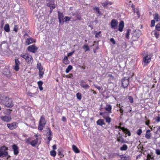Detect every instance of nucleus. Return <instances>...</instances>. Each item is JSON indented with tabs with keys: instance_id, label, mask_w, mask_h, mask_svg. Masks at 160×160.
Instances as JSON below:
<instances>
[{
	"instance_id": "nucleus-1",
	"label": "nucleus",
	"mask_w": 160,
	"mask_h": 160,
	"mask_svg": "<svg viewBox=\"0 0 160 160\" xmlns=\"http://www.w3.org/2000/svg\"><path fill=\"white\" fill-rule=\"evenodd\" d=\"M0 102L1 104L8 107H12L13 106L12 99L7 97L1 99Z\"/></svg>"
},
{
	"instance_id": "nucleus-2",
	"label": "nucleus",
	"mask_w": 160,
	"mask_h": 160,
	"mask_svg": "<svg viewBox=\"0 0 160 160\" xmlns=\"http://www.w3.org/2000/svg\"><path fill=\"white\" fill-rule=\"evenodd\" d=\"M141 34L139 30H137L134 31L132 38V40L133 41H137Z\"/></svg>"
},
{
	"instance_id": "nucleus-3",
	"label": "nucleus",
	"mask_w": 160,
	"mask_h": 160,
	"mask_svg": "<svg viewBox=\"0 0 160 160\" xmlns=\"http://www.w3.org/2000/svg\"><path fill=\"white\" fill-rule=\"evenodd\" d=\"M8 148L5 146H3L0 148V157H5L8 154L7 151Z\"/></svg>"
},
{
	"instance_id": "nucleus-4",
	"label": "nucleus",
	"mask_w": 160,
	"mask_h": 160,
	"mask_svg": "<svg viewBox=\"0 0 160 160\" xmlns=\"http://www.w3.org/2000/svg\"><path fill=\"white\" fill-rule=\"evenodd\" d=\"M20 56L25 59L26 61L28 63H30L32 61V56L27 53L25 54H22Z\"/></svg>"
},
{
	"instance_id": "nucleus-5",
	"label": "nucleus",
	"mask_w": 160,
	"mask_h": 160,
	"mask_svg": "<svg viewBox=\"0 0 160 160\" xmlns=\"http://www.w3.org/2000/svg\"><path fill=\"white\" fill-rule=\"evenodd\" d=\"M129 79L128 77H124L122 80V87L124 88H127L129 83Z\"/></svg>"
},
{
	"instance_id": "nucleus-6",
	"label": "nucleus",
	"mask_w": 160,
	"mask_h": 160,
	"mask_svg": "<svg viewBox=\"0 0 160 160\" xmlns=\"http://www.w3.org/2000/svg\"><path fill=\"white\" fill-rule=\"evenodd\" d=\"M15 65L14 67V69L16 71H18L20 68L19 66L21 64L20 61L18 59H15Z\"/></svg>"
},
{
	"instance_id": "nucleus-7",
	"label": "nucleus",
	"mask_w": 160,
	"mask_h": 160,
	"mask_svg": "<svg viewBox=\"0 0 160 160\" xmlns=\"http://www.w3.org/2000/svg\"><path fill=\"white\" fill-rule=\"evenodd\" d=\"M118 24V21L115 19H112L111 22V28L115 29Z\"/></svg>"
},
{
	"instance_id": "nucleus-8",
	"label": "nucleus",
	"mask_w": 160,
	"mask_h": 160,
	"mask_svg": "<svg viewBox=\"0 0 160 160\" xmlns=\"http://www.w3.org/2000/svg\"><path fill=\"white\" fill-rule=\"evenodd\" d=\"M8 128L11 130L14 129L18 127V123L16 122H13L10 124H7Z\"/></svg>"
},
{
	"instance_id": "nucleus-9",
	"label": "nucleus",
	"mask_w": 160,
	"mask_h": 160,
	"mask_svg": "<svg viewBox=\"0 0 160 160\" xmlns=\"http://www.w3.org/2000/svg\"><path fill=\"white\" fill-rule=\"evenodd\" d=\"M37 49L38 48L33 45L30 46L28 48V50L33 53H35Z\"/></svg>"
},
{
	"instance_id": "nucleus-10",
	"label": "nucleus",
	"mask_w": 160,
	"mask_h": 160,
	"mask_svg": "<svg viewBox=\"0 0 160 160\" xmlns=\"http://www.w3.org/2000/svg\"><path fill=\"white\" fill-rule=\"evenodd\" d=\"M1 119L4 122H9L11 120V118L10 116H4L0 117Z\"/></svg>"
},
{
	"instance_id": "nucleus-11",
	"label": "nucleus",
	"mask_w": 160,
	"mask_h": 160,
	"mask_svg": "<svg viewBox=\"0 0 160 160\" xmlns=\"http://www.w3.org/2000/svg\"><path fill=\"white\" fill-rule=\"evenodd\" d=\"M47 132V134L48 136V142H49L50 141L52 140V132L50 129L49 128H48Z\"/></svg>"
},
{
	"instance_id": "nucleus-12",
	"label": "nucleus",
	"mask_w": 160,
	"mask_h": 160,
	"mask_svg": "<svg viewBox=\"0 0 160 160\" xmlns=\"http://www.w3.org/2000/svg\"><path fill=\"white\" fill-rule=\"evenodd\" d=\"M58 13L59 22L61 23L62 22V21H63V19L64 20L65 18H63V16L62 13L60 12H58Z\"/></svg>"
},
{
	"instance_id": "nucleus-13",
	"label": "nucleus",
	"mask_w": 160,
	"mask_h": 160,
	"mask_svg": "<svg viewBox=\"0 0 160 160\" xmlns=\"http://www.w3.org/2000/svg\"><path fill=\"white\" fill-rule=\"evenodd\" d=\"M12 148L13 150L14 154L17 155L19 152L17 146L15 144H14L12 146Z\"/></svg>"
},
{
	"instance_id": "nucleus-14",
	"label": "nucleus",
	"mask_w": 160,
	"mask_h": 160,
	"mask_svg": "<svg viewBox=\"0 0 160 160\" xmlns=\"http://www.w3.org/2000/svg\"><path fill=\"white\" fill-rule=\"evenodd\" d=\"M117 141L122 143H127V142L124 140L121 136L117 137Z\"/></svg>"
},
{
	"instance_id": "nucleus-15",
	"label": "nucleus",
	"mask_w": 160,
	"mask_h": 160,
	"mask_svg": "<svg viewBox=\"0 0 160 160\" xmlns=\"http://www.w3.org/2000/svg\"><path fill=\"white\" fill-rule=\"evenodd\" d=\"M124 24L123 21H121L119 24L118 30L120 32L122 31L123 28L124 27Z\"/></svg>"
},
{
	"instance_id": "nucleus-16",
	"label": "nucleus",
	"mask_w": 160,
	"mask_h": 160,
	"mask_svg": "<svg viewBox=\"0 0 160 160\" xmlns=\"http://www.w3.org/2000/svg\"><path fill=\"white\" fill-rule=\"evenodd\" d=\"M39 124L42 125H45L46 124V121L45 119L43 116H42L41 117L40 120L39 122Z\"/></svg>"
},
{
	"instance_id": "nucleus-17",
	"label": "nucleus",
	"mask_w": 160,
	"mask_h": 160,
	"mask_svg": "<svg viewBox=\"0 0 160 160\" xmlns=\"http://www.w3.org/2000/svg\"><path fill=\"white\" fill-rule=\"evenodd\" d=\"M97 124L98 125L102 126L103 125H105L104 120L102 119H99L97 121Z\"/></svg>"
},
{
	"instance_id": "nucleus-18",
	"label": "nucleus",
	"mask_w": 160,
	"mask_h": 160,
	"mask_svg": "<svg viewBox=\"0 0 160 160\" xmlns=\"http://www.w3.org/2000/svg\"><path fill=\"white\" fill-rule=\"evenodd\" d=\"M34 42H35L34 40L31 38H28L26 41V43L28 45H29Z\"/></svg>"
},
{
	"instance_id": "nucleus-19",
	"label": "nucleus",
	"mask_w": 160,
	"mask_h": 160,
	"mask_svg": "<svg viewBox=\"0 0 160 160\" xmlns=\"http://www.w3.org/2000/svg\"><path fill=\"white\" fill-rule=\"evenodd\" d=\"M63 62L65 64H68L69 63V61L68 60V58L66 56H64V58L62 60Z\"/></svg>"
},
{
	"instance_id": "nucleus-20",
	"label": "nucleus",
	"mask_w": 160,
	"mask_h": 160,
	"mask_svg": "<svg viewBox=\"0 0 160 160\" xmlns=\"http://www.w3.org/2000/svg\"><path fill=\"white\" fill-rule=\"evenodd\" d=\"M150 56H146L144 58L143 61L145 63H148L150 62Z\"/></svg>"
},
{
	"instance_id": "nucleus-21",
	"label": "nucleus",
	"mask_w": 160,
	"mask_h": 160,
	"mask_svg": "<svg viewBox=\"0 0 160 160\" xmlns=\"http://www.w3.org/2000/svg\"><path fill=\"white\" fill-rule=\"evenodd\" d=\"M121 158L122 160H131L130 157L128 155H122Z\"/></svg>"
},
{
	"instance_id": "nucleus-22",
	"label": "nucleus",
	"mask_w": 160,
	"mask_h": 160,
	"mask_svg": "<svg viewBox=\"0 0 160 160\" xmlns=\"http://www.w3.org/2000/svg\"><path fill=\"white\" fill-rule=\"evenodd\" d=\"M108 116H104V118L106 120V121L107 122H108V123H109L111 122V118L108 116V114H107Z\"/></svg>"
},
{
	"instance_id": "nucleus-23",
	"label": "nucleus",
	"mask_w": 160,
	"mask_h": 160,
	"mask_svg": "<svg viewBox=\"0 0 160 160\" xmlns=\"http://www.w3.org/2000/svg\"><path fill=\"white\" fill-rule=\"evenodd\" d=\"M105 109L106 111L109 112H111L112 106L110 104L107 105L106 107L105 108Z\"/></svg>"
},
{
	"instance_id": "nucleus-24",
	"label": "nucleus",
	"mask_w": 160,
	"mask_h": 160,
	"mask_svg": "<svg viewBox=\"0 0 160 160\" xmlns=\"http://www.w3.org/2000/svg\"><path fill=\"white\" fill-rule=\"evenodd\" d=\"M72 150L75 153H78L80 152L79 150L75 145H72Z\"/></svg>"
},
{
	"instance_id": "nucleus-25",
	"label": "nucleus",
	"mask_w": 160,
	"mask_h": 160,
	"mask_svg": "<svg viewBox=\"0 0 160 160\" xmlns=\"http://www.w3.org/2000/svg\"><path fill=\"white\" fill-rule=\"evenodd\" d=\"M4 29L6 32H8L10 31L9 26L8 24H6L4 27Z\"/></svg>"
},
{
	"instance_id": "nucleus-26",
	"label": "nucleus",
	"mask_w": 160,
	"mask_h": 160,
	"mask_svg": "<svg viewBox=\"0 0 160 160\" xmlns=\"http://www.w3.org/2000/svg\"><path fill=\"white\" fill-rule=\"evenodd\" d=\"M80 85L82 88L85 89H88L90 88V86L87 84H84L83 83H80Z\"/></svg>"
},
{
	"instance_id": "nucleus-27",
	"label": "nucleus",
	"mask_w": 160,
	"mask_h": 160,
	"mask_svg": "<svg viewBox=\"0 0 160 160\" xmlns=\"http://www.w3.org/2000/svg\"><path fill=\"white\" fill-rule=\"evenodd\" d=\"M128 148V146L126 144H124L120 148V150L121 151H125Z\"/></svg>"
},
{
	"instance_id": "nucleus-28",
	"label": "nucleus",
	"mask_w": 160,
	"mask_h": 160,
	"mask_svg": "<svg viewBox=\"0 0 160 160\" xmlns=\"http://www.w3.org/2000/svg\"><path fill=\"white\" fill-rule=\"evenodd\" d=\"M72 69V66L69 65L66 70L65 72L66 73H68L69 71Z\"/></svg>"
},
{
	"instance_id": "nucleus-29",
	"label": "nucleus",
	"mask_w": 160,
	"mask_h": 160,
	"mask_svg": "<svg viewBox=\"0 0 160 160\" xmlns=\"http://www.w3.org/2000/svg\"><path fill=\"white\" fill-rule=\"evenodd\" d=\"M38 139H37L35 140H32L30 144L33 146H35L37 144Z\"/></svg>"
},
{
	"instance_id": "nucleus-30",
	"label": "nucleus",
	"mask_w": 160,
	"mask_h": 160,
	"mask_svg": "<svg viewBox=\"0 0 160 160\" xmlns=\"http://www.w3.org/2000/svg\"><path fill=\"white\" fill-rule=\"evenodd\" d=\"M47 6L50 8L52 10L55 8V5L54 4L48 3Z\"/></svg>"
},
{
	"instance_id": "nucleus-31",
	"label": "nucleus",
	"mask_w": 160,
	"mask_h": 160,
	"mask_svg": "<svg viewBox=\"0 0 160 160\" xmlns=\"http://www.w3.org/2000/svg\"><path fill=\"white\" fill-rule=\"evenodd\" d=\"M37 68L39 70H43L42 67V66L41 63H38L37 65Z\"/></svg>"
},
{
	"instance_id": "nucleus-32",
	"label": "nucleus",
	"mask_w": 160,
	"mask_h": 160,
	"mask_svg": "<svg viewBox=\"0 0 160 160\" xmlns=\"http://www.w3.org/2000/svg\"><path fill=\"white\" fill-rule=\"evenodd\" d=\"M44 73V71L43 70H39V76L40 78H42L43 77V75Z\"/></svg>"
},
{
	"instance_id": "nucleus-33",
	"label": "nucleus",
	"mask_w": 160,
	"mask_h": 160,
	"mask_svg": "<svg viewBox=\"0 0 160 160\" xmlns=\"http://www.w3.org/2000/svg\"><path fill=\"white\" fill-rule=\"evenodd\" d=\"M93 9L99 15H100L101 12L99 10V9L98 7H95L93 8Z\"/></svg>"
},
{
	"instance_id": "nucleus-34",
	"label": "nucleus",
	"mask_w": 160,
	"mask_h": 160,
	"mask_svg": "<svg viewBox=\"0 0 160 160\" xmlns=\"http://www.w3.org/2000/svg\"><path fill=\"white\" fill-rule=\"evenodd\" d=\"M50 155L53 157H55L56 155V152L54 150H52L50 152Z\"/></svg>"
},
{
	"instance_id": "nucleus-35",
	"label": "nucleus",
	"mask_w": 160,
	"mask_h": 160,
	"mask_svg": "<svg viewBox=\"0 0 160 160\" xmlns=\"http://www.w3.org/2000/svg\"><path fill=\"white\" fill-rule=\"evenodd\" d=\"M131 30L129 29H128L127 32L126 34V38L128 39L129 38V36L130 34V32Z\"/></svg>"
},
{
	"instance_id": "nucleus-36",
	"label": "nucleus",
	"mask_w": 160,
	"mask_h": 160,
	"mask_svg": "<svg viewBox=\"0 0 160 160\" xmlns=\"http://www.w3.org/2000/svg\"><path fill=\"white\" fill-rule=\"evenodd\" d=\"M82 48H83L85 49L86 50H85V51H89L90 50V49L88 47V45H84L83 46V47H82Z\"/></svg>"
},
{
	"instance_id": "nucleus-37",
	"label": "nucleus",
	"mask_w": 160,
	"mask_h": 160,
	"mask_svg": "<svg viewBox=\"0 0 160 160\" xmlns=\"http://www.w3.org/2000/svg\"><path fill=\"white\" fill-rule=\"evenodd\" d=\"M12 110L10 109H7L6 110L5 113L7 115H9L11 113V112Z\"/></svg>"
},
{
	"instance_id": "nucleus-38",
	"label": "nucleus",
	"mask_w": 160,
	"mask_h": 160,
	"mask_svg": "<svg viewBox=\"0 0 160 160\" xmlns=\"http://www.w3.org/2000/svg\"><path fill=\"white\" fill-rule=\"evenodd\" d=\"M77 98L79 100H80L82 98L81 94L80 93H78L76 94Z\"/></svg>"
},
{
	"instance_id": "nucleus-39",
	"label": "nucleus",
	"mask_w": 160,
	"mask_h": 160,
	"mask_svg": "<svg viewBox=\"0 0 160 160\" xmlns=\"http://www.w3.org/2000/svg\"><path fill=\"white\" fill-rule=\"evenodd\" d=\"M145 138L148 139H150L151 137L150 133H146L145 135Z\"/></svg>"
},
{
	"instance_id": "nucleus-40",
	"label": "nucleus",
	"mask_w": 160,
	"mask_h": 160,
	"mask_svg": "<svg viewBox=\"0 0 160 160\" xmlns=\"http://www.w3.org/2000/svg\"><path fill=\"white\" fill-rule=\"evenodd\" d=\"M65 18L64 20L63 19V21H62V23H63V22H66L67 21H69L70 20V18H69L68 17H66L65 18Z\"/></svg>"
},
{
	"instance_id": "nucleus-41",
	"label": "nucleus",
	"mask_w": 160,
	"mask_h": 160,
	"mask_svg": "<svg viewBox=\"0 0 160 160\" xmlns=\"http://www.w3.org/2000/svg\"><path fill=\"white\" fill-rule=\"evenodd\" d=\"M99 114L100 115L103 116V117L104 118V116H106V115H107V114H108V113L106 112H101Z\"/></svg>"
},
{
	"instance_id": "nucleus-42",
	"label": "nucleus",
	"mask_w": 160,
	"mask_h": 160,
	"mask_svg": "<svg viewBox=\"0 0 160 160\" xmlns=\"http://www.w3.org/2000/svg\"><path fill=\"white\" fill-rule=\"evenodd\" d=\"M147 158L148 159H153V157L151 155L148 154L147 155Z\"/></svg>"
},
{
	"instance_id": "nucleus-43",
	"label": "nucleus",
	"mask_w": 160,
	"mask_h": 160,
	"mask_svg": "<svg viewBox=\"0 0 160 160\" xmlns=\"http://www.w3.org/2000/svg\"><path fill=\"white\" fill-rule=\"evenodd\" d=\"M128 99L129 100V102L131 103H132L133 102V98L131 96H129L128 97Z\"/></svg>"
},
{
	"instance_id": "nucleus-44",
	"label": "nucleus",
	"mask_w": 160,
	"mask_h": 160,
	"mask_svg": "<svg viewBox=\"0 0 160 160\" xmlns=\"http://www.w3.org/2000/svg\"><path fill=\"white\" fill-rule=\"evenodd\" d=\"M44 125H41V124H39V125L38 127V129L39 130H42L43 128V127H44Z\"/></svg>"
},
{
	"instance_id": "nucleus-45",
	"label": "nucleus",
	"mask_w": 160,
	"mask_h": 160,
	"mask_svg": "<svg viewBox=\"0 0 160 160\" xmlns=\"http://www.w3.org/2000/svg\"><path fill=\"white\" fill-rule=\"evenodd\" d=\"M142 132V129H139L137 131V134L138 135L140 136L141 135Z\"/></svg>"
},
{
	"instance_id": "nucleus-46",
	"label": "nucleus",
	"mask_w": 160,
	"mask_h": 160,
	"mask_svg": "<svg viewBox=\"0 0 160 160\" xmlns=\"http://www.w3.org/2000/svg\"><path fill=\"white\" fill-rule=\"evenodd\" d=\"M156 29L158 31H160V24H158L156 26Z\"/></svg>"
},
{
	"instance_id": "nucleus-47",
	"label": "nucleus",
	"mask_w": 160,
	"mask_h": 160,
	"mask_svg": "<svg viewBox=\"0 0 160 160\" xmlns=\"http://www.w3.org/2000/svg\"><path fill=\"white\" fill-rule=\"evenodd\" d=\"M123 132L127 134L128 136H130L131 135V132L128 129H127V130L123 131Z\"/></svg>"
},
{
	"instance_id": "nucleus-48",
	"label": "nucleus",
	"mask_w": 160,
	"mask_h": 160,
	"mask_svg": "<svg viewBox=\"0 0 160 160\" xmlns=\"http://www.w3.org/2000/svg\"><path fill=\"white\" fill-rule=\"evenodd\" d=\"M118 127V128H119L120 129H121L123 131H123H126V130H127V129L126 128H125L124 127H122L120 126H119Z\"/></svg>"
},
{
	"instance_id": "nucleus-49",
	"label": "nucleus",
	"mask_w": 160,
	"mask_h": 160,
	"mask_svg": "<svg viewBox=\"0 0 160 160\" xmlns=\"http://www.w3.org/2000/svg\"><path fill=\"white\" fill-rule=\"evenodd\" d=\"M155 21L154 20H152L151 22V27H153L155 25Z\"/></svg>"
},
{
	"instance_id": "nucleus-50",
	"label": "nucleus",
	"mask_w": 160,
	"mask_h": 160,
	"mask_svg": "<svg viewBox=\"0 0 160 160\" xmlns=\"http://www.w3.org/2000/svg\"><path fill=\"white\" fill-rule=\"evenodd\" d=\"M122 47H123L124 48H126L127 46L126 42H122Z\"/></svg>"
},
{
	"instance_id": "nucleus-51",
	"label": "nucleus",
	"mask_w": 160,
	"mask_h": 160,
	"mask_svg": "<svg viewBox=\"0 0 160 160\" xmlns=\"http://www.w3.org/2000/svg\"><path fill=\"white\" fill-rule=\"evenodd\" d=\"M43 83V82L42 81H39L38 82V86H42Z\"/></svg>"
},
{
	"instance_id": "nucleus-52",
	"label": "nucleus",
	"mask_w": 160,
	"mask_h": 160,
	"mask_svg": "<svg viewBox=\"0 0 160 160\" xmlns=\"http://www.w3.org/2000/svg\"><path fill=\"white\" fill-rule=\"evenodd\" d=\"M156 153L158 155H160V149H157L156 150Z\"/></svg>"
},
{
	"instance_id": "nucleus-53",
	"label": "nucleus",
	"mask_w": 160,
	"mask_h": 160,
	"mask_svg": "<svg viewBox=\"0 0 160 160\" xmlns=\"http://www.w3.org/2000/svg\"><path fill=\"white\" fill-rule=\"evenodd\" d=\"M102 5L104 7H106L108 5L107 2H104L102 3Z\"/></svg>"
},
{
	"instance_id": "nucleus-54",
	"label": "nucleus",
	"mask_w": 160,
	"mask_h": 160,
	"mask_svg": "<svg viewBox=\"0 0 160 160\" xmlns=\"http://www.w3.org/2000/svg\"><path fill=\"white\" fill-rule=\"evenodd\" d=\"M18 27L17 26L15 25L14 26L13 30L14 31H15V32H17L18 31Z\"/></svg>"
},
{
	"instance_id": "nucleus-55",
	"label": "nucleus",
	"mask_w": 160,
	"mask_h": 160,
	"mask_svg": "<svg viewBox=\"0 0 160 160\" xmlns=\"http://www.w3.org/2000/svg\"><path fill=\"white\" fill-rule=\"evenodd\" d=\"M110 41L114 44L116 43V42L113 38H111L110 39Z\"/></svg>"
},
{
	"instance_id": "nucleus-56",
	"label": "nucleus",
	"mask_w": 160,
	"mask_h": 160,
	"mask_svg": "<svg viewBox=\"0 0 160 160\" xmlns=\"http://www.w3.org/2000/svg\"><path fill=\"white\" fill-rule=\"evenodd\" d=\"M160 132V126H159L158 127L157 129V130L156 131V132H155V133L156 134H158V132Z\"/></svg>"
},
{
	"instance_id": "nucleus-57",
	"label": "nucleus",
	"mask_w": 160,
	"mask_h": 160,
	"mask_svg": "<svg viewBox=\"0 0 160 160\" xmlns=\"http://www.w3.org/2000/svg\"><path fill=\"white\" fill-rule=\"evenodd\" d=\"M30 138H28V139H27L26 141V143H27L28 144H30Z\"/></svg>"
},
{
	"instance_id": "nucleus-58",
	"label": "nucleus",
	"mask_w": 160,
	"mask_h": 160,
	"mask_svg": "<svg viewBox=\"0 0 160 160\" xmlns=\"http://www.w3.org/2000/svg\"><path fill=\"white\" fill-rule=\"evenodd\" d=\"M74 52L75 51L74 50L73 52L68 53V56H69L72 55L73 54Z\"/></svg>"
},
{
	"instance_id": "nucleus-59",
	"label": "nucleus",
	"mask_w": 160,
	"mask_h": 160,
	"mask_svg": "<svg viewBox=\"0 0 160 160\" xmlns=\"http://www.w3.org/2000/svg\"><path fill=\"white\" fill-rule=\"evenodd\" d=\"M27 94L28 96H29L31 97H32L33 96V95L34 94L32 93L31 92H28L27 93Z\"/></svg>"
},
{
	"instance_id": "nucleus-60",
	"label": "nucleus",
	"mask_w": 160,
	"mask_h": 160,
	"mask_svg": "<svg viewBox=\"0 0 160 160\" xmlns=\"http://www.w3.org/2000/svg\"><path fill=\"white\" fill-rule=\"evenodd\" d=\"M156 121L157 122H160V117L158 116L157 117V119H156Z\"/></svg>"
},
{
	"instance_id": "nucleus-61",
	"label": "nucleus",
	"mask_w": 160,
	"mask_h": 160,
	"mask_svg": "<svg viewBox=\"0 0 160 160\" xmlns=\"http://www.w3.org/2000/svg\"><path fill=\"white\" fill-rule=\"evenodd\" d=\"M100 33H101L100 31H99L95 35V37L97 38L98 37Z\"/></svg>"
},
{
	"instance_id": "nucleus-62",
	"label": "nucleus",
	"mask_w": 160,
	"mask_h": 160,
	"mask_svg": "<svg viewBox=\"0 0 160 160\" xmlns=\"http://www.w3.org/2000/svg\"><path fill=\"white\" fill-rule=\"evenodd\" d=\"M81 19V17L79 15L77 16V19H75V20L76 21L77 20H80Z\"/></svg>"
},
{
	"instance_id": "nucleus-63",
	"label": "nucleus",
	"mask_w": 160,
	"mask_h": 160,
	"mask_svg": "<svg viewBox=\"0 0 160 160\" xmlns=\"http://www.w3.org/2000/svg\"><path fill=\"white\" fill-rule=\"evenodd\" d=\"M154 18L155 19H157L158 18V14H156L154 16Z\"/></svg>"
},
{
	"instance_id": "nucleus-64",
	"label": "nucleus",
	"mask_w": 160,
	"mask_h": 160,
	"mask_svg": "<svg viewBox=\"0 0 160 160\" xmlns=\"http://www.w3.org/2000/svg\"><path fill=\"white\" fill-rule=\"evenodd\" d=\"M150 123V121L149 120H148L146 122L145 124L147 125H148Z\"/></svg>"
}]
</instances>
